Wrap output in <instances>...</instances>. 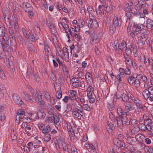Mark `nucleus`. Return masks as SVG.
Listing matches in <instances>:
<instances>
[{
	"instance_id": "nucleus-1",
	"label": "nucleus",
	"mask_w": 153,
	"mask_h": 153,
	"mask_svg": "<svg viewBox=\"0 0 153 153\" xmlns=\"http://www.w3.org/2000/svg\"><path fill=\"white\" fill-rule=\"evenodd\" d=\"M75 105V108H73L71 111L72 116L74 118H77L80 116H83L84 115L83 109L88 111L91 110L90 106L88 104H84L82 105L78 102Z\"/></svg>"
},
{
	"instance_id": "nucleus-2",
	"label": "nucleus",
	"mask_w": 153,
	"mask_h": 153,
	"mask_svg": "<svg viewBox=\"0 0 153 153\" xmlns=\"http://www.w3.org/2000/svg\"><path fill=\"white\" fill-rule=\"evenodd\" d=\"M0 45L3 51H10V46L8 42L9 37L8 34L6 33L3 27L0 25Z\"/></svg>"
},
{
	"instance_id": "nucleus-3",
	"label": "nucleus",
	"mask_w": 153,
	"mask_h": 153,
	"mask_svg": "<svg viewBox=\"0 0 153 153\" xmlns=\"http://www.w3.org/2000/svg\"><path fill=\"white\" fill-rule=\"evenodd\" d=\"M135 138L138 143L137 145L140 146V149H141L142 147H144L145 145L143 143V139L145 138L143 135L140 133L138 134L135 136Z\"/></svg>"
},
{
	"instance_id": "nucleus-4",
	"label": "nucleus",
	"mask_w": 153,
	"mask_h": 153,
	"mask_svg": "<svg viewBox=\"0 0 153 153\" xmlns=\"http://www.w3.org/2000/svg\"><path fill=\"white\" fill-rule=\"evenodd\" d=\"M144 63L147 70L151 68L153 65V60L148 56H144Z\"/></svg>"
},
{
	"instance_id": "nucleus-5",
	"label": "nucleus",
	"mask_w": 153,
	"mask_h": 153,
	"mask_svg": "<svg viewBox=\"0 0 153 153\" xmlns=\"http://www.w3.org/2000/svg\"><path fill=\"white\" fill-rule=\"evenodd\" d=\"M113 143L114 145L117 147L120 148L124 150L127 149V147L126 146L125 143L123 141H121L119 140L117 138L114 139Z\"/></svg>"
},
{
	"instance_id": "nucleus-6",
	"label": "nucleus",
	"mask_w": 153,
	"mask_h": 153,
	"mask_svg": "<svg viewBox=\"0 0 153 153\" xmlns=\"http://www.w3.org/2000/svg\"><path fill=\"white\" fill-rule=\"evenodd\" d=\"M25 112L22 109H20L18 111L17 115L16 117L15 122L18 124L20 121V120L22 119L23 117V115H25Z\"/></svg>"
},
{
	"instance_id": "nucleus-7",
	"label": "nucleus",
	"mask_w": 153,
	"mask_h": 153,
	"mask_svg": "<svg viewBox=\"0 0 153 153\" xmlns=\"http://www.w3.org/2000/svg\"><path fill=\"white\" fill-rule=\"evenodd\" d=\"M145 4L144 0H139L134 3V7L137 10H139L143 7Z\"/></svg>"
},
{
	"instance_id": "nucleus-8",
	"label": "nucleus",
	"mask_w": 153,
	"mask_h": 153,
	"mask_svg": "<svg viewBox=\"0 0 153 153\" xmlns=\"http://www.w3.org/2000/svg\"><path fill=\"white\" fill-rule=\"evenodd\" d=\"M12 98L14 102L16 104L21 105L24 104L21 99L17 94H13L12 95Z\"/></svg>"
},
{
	"instance_id": "nucleus-9",
	"label": "nucleus",
	"mask_w": 153,
	"mask_h": 153,
	"mask_svg": "<svg viewBox=\"0 0 153 153\" xmlns=\"http://www.w3.org/2000/svg\"><path fill=\"white\" fill-rule=\"evenodd\" d=\"M125 108L124 111L126 113L129 112V111L134 110L135 107L130 102H128L124 104Z\"/></svg>"
},
{
	"instance_id": "nucleus-10",
	"label": "nucleus",
	"mask_w": 153,
	"mask_h": 153,
	"mask_svg": "<svg viewBox=\"0 0 153 153\" xmlns=\"http://www.w3.org/2000/svg\"><path fill=\"white\" fill-rule=\"evenodd\" d=\"M131 99L134 104L136 107L141 104L142 102L137 97L134 96L131 94H129Z\"/></svg>"
},
{
	"instance_id": "nucleus-11",
	"label": "nucleus",
	"mask_w": 153,
	"mask_h": 153,
	"mask_svg": "<svg viewBox=\"0 0 153 153\" xmlns=\"http://www.w3.org/2000/svg\"><path fill=\"white\" fill-rule=\"evenodd\" d=\"M89 28L95 29L98 27V25L97 21L95 19L89 20L88 24Z\"/></svg>"
},
{
	"instance_id": "nucleus-12",
	"label": "nucleus",
	"mask_w": 153,
	"mask_h": 153,
	"mask_svg": "<svg viewBox=\"0 0 153 153\" xmlns=\"http://www.w3.org/2000/svg\"><path fill=\"white\" fill-rule=\"evenodd\" d=\"M125 59V62L126 66L128 67L131 66L132 65V60L130 56H127L126 55L123 56Z\"/></svg>"
},
{
	"instance_id": "nucleus-13",
	"label": "nucleus",
	"mask_w": 153,
	"mask_h": 153,
	"mask_svg": "<svg viewBox=\"0 0 153 153\" xmlns=\"http://www.w3.org/2000/svg\"><path fill=\"white\" fill-rule=\"evenodd\" d=\"M69 97H71V100H76L78 98L77 93L76 91L73 90H70L68 91Z\"/></svg>"
},
{
	"instance_id": "nucleus-14",
	"label": "nucleus",
	"mask_w": 153,
	"mask_h": 153,
	"mask_svg": "<svg viewBox=\"0 0 153 153\" xmlns=\"http://www.w3.org/2000/svg\"><path fill=\"white\" fill-rule=\"evenodd\" d=\"M22 96L24 100L30 102H33L32 99L33 97L25 92H23Z\"/></svg>"
},
{
	"instance_id": "nucleus-15",
	"label": "nucleus",
	"mask_w": 153,
	"mask_h": 153,
	"mask_svg": "<svg viewBox=\"0 0 153 153\" xmlns=\"http://www.w3.org/2000/svg\"><path fill=\"white\" fill-rule=\"evenodd\" d=\"M113 24L115 27H120L121 25V20L119 18L115 17L113 20Z\"/></svg>"
},
{
	"instance_id": "nucleus-16",
	"label": "nucleus",
	"mask_w": 153,
	"mask_h": 153,
	"mask_svg": "<svg viewBox=\"0 0 153 153\" xmlns=\"http://www.w3.org/2000/svg\"><path fill=\"white\" fill-rule=\"evenodd\" d=\"M102 3L103 4V5H100L99 6V11L100 10V11H101V9H103L104 8H105L109 14H110L112 13V11L110 7L106 5V3L105 4ZM100 13H102L101 11Z\"/></svg>"
},
{
	"instance_id": "nucleus-17",
	"label": "nucleus",
	"mask_w": 153,
	"mask_h": 153,
	"mask_svg": "<svg viewBox=\"0 0 153 153\" xmlns=\"http://www.w3.org/2000/svg\"><path fill=\"white\" fill-rule=\"evenodd\" d=\"M85 146L88 149L89 152L91 153H93V152H94L95 148L93 145L90 143H85Z\"/></svg>"
},
{
	"instance_id": "nucleus-18",
	"label": "nucleus",
	"mask_w": 153,
	"mask_h": 153,
	"mask_svg": "<svg viewBox=\"0 0 153 153\" xmlns=\"http://www.w3.org/2000/svg\"><path fill=\"white\" fill-rule=\"evenodd\" d=\"M139 128L143 131H146V130H149L150 128V126L149 125H145L143 123H140L138 124Z\"/></svg>"
},
{
	"instance_id": "nucleus-19",
	"label": "nucleus",
	"mask_w": 153,
	"mask_h": 153,
	"mask_svg": "<svg viewBox=\"0 0 153 153\" xmlns=\"http://www.w3.org/2000/svg\"><path fill=\"white\" fill-rule=\"evenodd\" d=\"M22 7L24 10L26 12L29 11V10H30L33 9V7L31 5L28 3H23L22 4Z\"/></svg>"
},
{
	"instance_id": "nucleus-20",
	"label": "nucleus",
	"mask_w": 153,
	"mask_h": 153,
	"mask_svg": "<svg viewBox=\"0 0 153 153\" xmlns=\"http://www.w3.org/2000/svg\"><path fill=\"white\" fill-rule=\"evenodd\" d=\"M94 33H92L91 34V38L90 42L91 43L92 45H94L98 42L99 40V39L96 37L94 36Z\"/></svg>"
},
{
	"instance_id": "nucleus-21",
	"label": "nucleus",
	"mask_w": 153,
	"mask_h": 153,
	"mask_svg": "<svg viewBox=\"0 0 153 153\" xmlns=\"http://www.w3.org/2000/svg\"><path fill=\"white\" fill-rule=\"evenodd\" d=\"M133 27L136 29V30H140L144 28L145 26L141 24H137L134 22L133 23Z\"/></svg>"
},
{
	"instance_id": "nucleus-22",
	"label": "nucleus",
	"mask_w": 153,
	"mask_h": 153,
	"mask_svg": "<svg viewBox=\"0 0 153 153\" xmlns=\"http://www.w3.org/2000/svg\"><path fill=\"white\" fill-rule=\"evenodd\" d=\"M46 114L44 111L42 109H39L37 111V116L39 118L43 119L45 117Z\"/></svg>"
},
{
	"instance_id": "nucleus-23",
	"label": "nucleus",
	"mask_w": 153,
	"mask_h": 153,
	"mask_svg": "<svg viewBox=\"0 0 153 153\" xmlns=\"http://www.w3.org/2000/svg\"><path fill=\"white\" fill-rule=\"evenodd\" d=\"M142 31V34L140 37L143 39L148 38L150 33L149 31L147 29H145Z\"/></svg>"
},
{
	"instance_id": "nucleus-24",
	"label": "nucleus",
	"mask_w": 153,
	"mask_h": 153,
	"mask_svg": "<svg viewBox=\"0 0 153 153\" xmlns=\"http://www.w3.org/2000/svg\"><path fill=\"white\" fill-rule=\"evenodd\" d=\"M129 94L131 93H129L127 95L126 94H123L122 95V99L123 101L125 102H128V101H129V100L131 99L130 97V95Z\"/></svg>"
},
{
	"instance_id": "nucleus-25",
	"label": "nucleus",
	"mask_w": 153,
	"mask_h": 153,
	"mask_svg": "<svg viewBox=\"0 0 153 153\" xmlns=\"http://www.w3.org/2000/svg\"><path fill=\"white\" fill-rule=\"evenodd\" d=\"M137 110H139L140 112H144L146 111L147 107L144 105L142 103L137 106Z\"/></svg>"
},
{
	"instance_id": "nucleus-26",
	"label": "nucleus",
	"mask_w": 153,
	"mask_h": 153,
	"mask_svg": "<svg viewBox=\"0 0 153 153\" xmlns=\"http://www.w3.org/2000/svg\"><path fill=\"white\" fill-rule=\"evenodd\" d=\"M146 27L149 29L152 28L153 27V20L149 19L146 20Z\"/></svg>"
},
{
	"instance_id": "nucleus-27",
	"label": "nucleus",
	"mask_w": 153,
	"mask_h": 153,
	"mask_svg": "<svg viewBox=\"0 0 153 153\" xmlns=\"http://www.w3.org/2000/svg\"><path fill=\"white\" fill-rule=\"evenodd\" d=\"M127 47V44L126 42L124 41H123L120 44V48L118 49V52L119 53H122V51L124 50L125 48Z\"/></svg>"
},
{
	"instance_id": "nucleus-28",
	"label": "nucleus",
	"mask_w": 153,
	"mask_h": 153,
	"mask_svg": "<svg viewBox=\"0 0 153 153\" xmlns=\"http://www.w3.org/2000/svg\"><path fill=\"white\" fill-rule=\"evenodd\" d=\"M142 94L143 97L145 99H147L149 98L150 100V95H149V93L148 89L144 90L142 92Z\"/></svg>"
},
{
	"instance_id": "nucleus-29",
	"label": "nucleus",
	"mask_w": 153,
	"mask_h": 153,
	"mask_svg": "<svg viewBox=\"0 0 153 153\" xmlns=\"http://www.w3.org/2000/svg\"><path fill=\"white\" fill-rule=\"evenodd\" d=\"M107 125L108 129H107V130L108 132H112L114 130V126L112 123V122H111L108 121L107 122Z\"/></svg>"
},
{
	"instance_id": "nucleus-30",
	"label": "nucleus",
	"mask_w": 153,
	"mask_h": 153,
	"mask_svg": "<svg viewBox=\"0 0 153 153\" xmlns=\"http://www.w3.org/2000/svg\"><path fill=\"white\" fill-rule=\"evenodd\" d=\"M148 90L149 93V95H150V101L151 102H153V86H149Z\"/></svg>"
},
{
	"instance_id": "nucleus-31",
	"label": "nucleus",
	"mask_w": 153,
	"mask_h": 153,
	"mask_svg": "<svg viewBox=\"0 0 153 153\" xmlns=\"http://www.w3.org/2000/svg\"><path fill=\"white\" fill-rule=\"evenodd\" d=\"M29 34L30 35H28L27 38H29L31 41L34 42L36 40L38 39L39 38L38 36H34L33 34L30 33Z\"/></svg>"
},
{
	"instance_id": "nucleus-32",
	"label": "nucleus",
	"mask_w": 153,
	"mask_h": 153,
	"mask_svg": "<svg viewBox=\"0 0 153 153\" xmlns=\"http://www.w3.org/2000/svg\"><path fill=\"white\" fill-rule=\"evenodd\" d=\"M134 137H127L126 140V143L130 145H132L134 143Z\"/></svg>"
},
{
	"instance_id": "nucleus-33",
	"label": "nucleus",
	"mask_w": 153,
	"mask_h": 153,
	"mask_svg": "<svg viewBox=\"0 0 153 153\" xmlns=\"http://www.w3.org/2000/svg\"><path fill=\"white\" fill-rule=\"evenodd\" d=\"M58 143L59 145L60 148H61L63 146L65 145V139L61 137H60L58 138Z\"/></svg>"
},
{
	"instance_id": "nucleus-34",
	"label": "nucleus",
	"mask_w": 153,
	"mask_h": 153,
	"mask_svg": "<svg viewBox=\"0 0 153 153\" xmlns=\"http://www.w3.org/2000/svg\"><path fill=\"white\" fill-rule=\"evenodd\" d=\"M11 136L13 140H16L17 139V135L16 132L14 130H12Z\"/></svg>"
},
{
	"instance_id": "nucleus-35",
	"label": "nucleus",
	"mask_w": 153,
	"mask_h": 153,
	"mask_svg": "<svg viewBox=\"0 0 153 153\" xmlns=\"http://www.w3.org/2000/svg\"><path fill=\"white\" fill-rule=\"evenodd\" d=\"M45 50V52L48 56L49 55H51V50L50 47L47 44H44Z\"/></svg>"
},
{
	"instance_id": "nucleus-36",
	"label": "nucleus",
	"mask_w": 153,
	"mask_h": 153,
	"mask_svg": "<svg viewBox=\"0 0 153 153\" xmlns=\"http://www.w3.org/2000/svg\"><path fill=\"white\" fill-rule=\"evenodd\" d=\"M93 88L91 85H89L88 88V91L87 92V96H90L92 95L93 93Z\"/></svg>"
},
{
	"instance_id": "nucleus-37",
	"label": "nucleus",
	"mask_w": 153,
	"mask_h": 153,
	"mask_svg": "<svg viewBox=\"0 0 153 153\" xmlns=\"http://www.w3.org/2000/svg\"><path fill=\"white\" fill-rule=\"evenodd\" d=\"M142 38L140 37L137 42V44L138 47L140 48H143L144 47V44Z\"/></svg>"
},
{
	"instance_id": "nucleus-38",
	"label": "nucleus",
	"mask_w": 153,
	"mask_h": 153,
	"mask_svg": "<svg viewBox=\"0 0 153 153\" xmlns=\"http://www.w3.org/2000/svg\"><path fill=\"white\" fill-rule=\"evenodd\" d=\"M54 87L55 90L56 91V97L58 99H60L62 97L61 92L59 90V91H56V86L55 85H54Z\"/></svg>"
},
{
	"instance_id": "nucleus-39",
	"label": "nucleus",
	"mask_w": 153,
	"mask_h": 153,
	"mask_svg": "<svg viewBox=\"0 0 153 153\" xmlns=\"http://www.w3.org/2000/svg\"><path fill=\"white\" fill-rule=\"evenodd\" d=\"M117 112L120 117L122 118L124 114L123 111L121 107H118L117 108Z\"/></svg>"
},
{
	"instance_id": "nucleus-40",
	"label": "nucleus",
	"mask_w": 153,
	"mask_h": 153,
	"mask_svg": "<svg viewBox=\"0 0 153 153\" xmlns=\"http://www.w3.org/2000/svg\"><path fill=\"white\" fill-rule=\"evenodd\" d=\"M53 123L54 122V123H57L59 120V116L56 114H53Z\"/></svg>"
},
{
	"instance_id": "nucleus-41",
	"label": "nucleus",
	"mask_w": 153,
	"mask_h": 153,
	"mask_svg": "<svg viewBox=\"0 0 153 153\" xmlns=\"http://www.w3.org/2000/svg\"><path fill=\"white\" fill-rule=\"evenodd\" d=\"M135 79V78L134 76H130L128 78V80L130 85H132L133 84Z\"/></svg>"
},
{
	"instance_id": "nucleus-42",
	"label": "nucleus",
	"mask_w": 153,
	"mask_h": 153,
	"mask_svg": "<svg viewBox=\"0 0 153 153\" xmlns=\"http://www.w3.org/2000/svg\"><path fill=\"white\" fill-rule=\"evenodd\" d=\"M69 134L71 140L73 142H75L76 141V138L75 137L74 133L70 131L69 132Z\"/></svg>"
},
{
	"instance_id": "nucleus-43",
	"label": "nucleus",
	"mask_w": 153,
	"mask_h": 153,
	"mask_svg": "<svg viewBox=\"0 0 153 153\" xmlns=\"http://www.w3.org/2000/svg\"><path fill=\"white\" fill-rule=\"evenodd\" d=\"M51 130V129L50 126L47 125L43 129L42 132L44 134H45L49 132Z\"/></svg>"
},
{
	"instance_id": "nucleus-44",
	"label": "nucleus",
	"mask_w": 153,
	"mask_h": 153,
	"mask_svg": "<svg viewBox=\"0 0 153 153\" xmlns=\"http://www.w3.org/2000/svg\"><path fill=\"white\" fill-rule=\"evenodd\" d=\"M125 53L123 54V56L127 55V56H130L132 53L131 50L130 48L126 47L125 49Z\"/></svg>"
},
{
	"instance_id": "nucleus-45",
	"label": "nucleus",
	"mask_w": 153,
	"mask_h": 153,
	"mask_svg": "<svg viewBox=\"0 0 153 153\" xmlns=\"http://www.w3.org/2000/svg\"><path fill=\"white\" fill-rule=\"evenodd\" d=\"M73 37L77 41H79L82 39V36L79 34L75 33L73 35Z\"/></svg>"
},
{
	"instance_id": "nucleus-46",
	"label": "nucleus",
	"mask_w": 153,
	"mask_h": 153,
	"mask_svg": "<svg viewBox=\"0 0 153 153\" xmlns=\"http://www.w3.org/2000/svg\"><path fill=\"white\" fill-rule=\"evenodd\" d=\"M12 25H13L14 28L15 30L16 31L19 29V28L17 20L13 21Z\"/></svg>"
},
{
	"instance_id": "nucleus-47",
	"label": "nucleus",
	"mask_w": 153,
	"mask_h": 153,
	"mask_svg": "<svg viewBox=\"0 0 153 153\" xmlns=\"http://www.w3.org/2000/svg\"><path fill=\"white\" fill-rule=\"evenodd\" d=\"M117 124H118V127L121 128L123 127V120L117 118Z\"/></svg>"
},
{
	"instance_id": "nucleus-48",
	"label": "nucleus",
	"mask_w": 153,
	"mask_h": 153,
	"mask_svg": "<svg viewBox=\"0 0 153 153\" xmlns=\"http://www.w3.org/2000/svg\"><path fill=\"white\" fill-rule=\"evenodd\" d=\"M131 48H132V51L134 53V55L135 57L137 56V48L135 46H131Z\"/></svg>"
},
{
	"instance_id": "nucleus-49",
	"label": "nucleus",
	"mask_w": 153,
	"mask_h": 153,
	"mask_svg": "<svg viewBox=\"0 0 153 153\" xmlns=\"http://www.w3.org/2000/svg\"><path fill=\"white\" fill-rule=\"evenodd\" d=\"M62 69L64 72V74L68 76V71L67 67L65 65H62Z\"/></svg>"
},
{
	"instance_id": "nucleus-50",
	"label": "nucleus",
	"mask_w": 153,
	"mask_h": 153,
	"mask_svg": "<svg viewBox=\"0 0 153 153\" xmlns=\"http://www.w3.org/2000/svg\"><path fill=\"white\" fill-rule=\"evenodd\" d=\"M44 139L45 141L47 142H49L51 139V135L49 134H45L44 136Z\"/></svg>"
},
{
	"instance_id": "nucleus-51",
	"label": "nucleus",
	"mask_w": 153,
	"mask_h": 153,
	"mask_svg": "<svg viewBox=\"0 0 153 153\" xmlns=\"http://www.w3.org/2000/svg\"><path fill=\"white\" fill-rule=\"evenodd\" d=\"M134 86L136 88H138L140 85V83L139 79H136L134 83Z\"/></svg>"
},
{
	"instance_id": "nucleus-52",
	"label": "nucleus",
	"mask_w": 153,
	"mask_h": 153,
	"mask_svg": "<svg viewBox=\"0 0 153 153\" xmlns=\"http://www.w3.org/2000/svg\"><path fill=\"white\" fill-rule=\"evenodd\" d=\"M109 2V4L111 7L112 9L115 8V6L116 4L115 0H107Z\"/></svg>"
},
{
	"instance_id": "nucleus-53",
	"label": "nucleus",
	"mask_w": 153,
	"mask_h": 153,
	"mask_svg": "<svg viewBox=\"0 0 153 153\" xmlns=\"http://www.w3.org/2000/svg\"><path fill=\"white\" fill-rule=\"evenodd\" d=\"M38 101V103L39 105L41 107H43L44 106L45 102L42 100V98H39Z\"/></svg>"
},
{
	"instance_id": "nucleus-54",
	"label": "nucleus",
	"mask_w": 153,
	"mask_h": 153,
	"mask_svg": "<svg viewBox=\"0 0 153 153\" xmlns=\"http://www.w3.org/2000/svg\"><path fill=\"white\" fill-rule=\"evenodd\" d=\"M131 124L134 126H137L140 123L139 121L134 119H131Z\"/></svg>"
},
{
	"instance_id": "nucleus-55",
	"label": "nucleus",
	"mask_w": 153,
	"mask_h": 153,
	"mask_svg": "<svg viewBox=\"0 0 153 153\" xmlns=\"http://www.w3.org/2000/svg\"><path fill=\"white\" fill-rule=\"evenodd\" d=\"M92 75L89 72H88L86 73L85 75V78L87 81L90 80L92 79Z\"/></svg>"
},
{
	"instance_id": "nucleus-56",
	"label": "nucleus",
	"mask_w": 153,
	"mask_h": 153,
	"mask_svg": "<svg viewBox=\"0 0 153 153\" xmlns=\"http://www.w3.org/2000/svg\"><path fill=\"white\" fill-rule=\"evenodd\" d=\"M88 97L89 98V102L90 103H93L95 102V98L93 97V95L88 96Z\"/></svg>"
},
{
	"instance_id": "nucleus-57",
	"label": "nucleus",
	"mask_w": 153,
	"mask_h": 153,
	"mask_svg": "<svg viewBox=\"0 0 153 153\" xmlns=\"http://www.w3.org/2000/svg\"><path fill=\"white\" fill-rule=\"evenodd\" d=\"M22 31L26 38H27L29 34H28V31L24 27L22 28Z\"/></svg>"
},
{
	"instance_id": "nucleus-58",
	"label": "nucleus",
	"mask_w": 153,
	"mask_h": 153,
	"mask_svg": "<svg viewBox=\"0 0 153 153\" xmlns=\"http://www.w3.org/2000/svg\"><path fill=\"white\" fill-rule=\"evenodd\" d=\"M112 123L114 126V128L115 129V128H117L118 127V124H117V118H114V121L112 120Z\"/></svg>"
},
{
	"instance_id": "nucleus-59",
	"label": "nucleus",
	"mask_w": 153,
	"mask_h": 153,
	"mask_svg": "<svg viewBox=\"0 0 153 153\" xmlns=\"http://www.w3.org/2000/svg\"><path fill=\"white\" fill-rule=\"evenodd\" d=\"M53 116H51V117H46V118L45 121L48 123H53Z\"/></svg>"
},
{
	"instance_id": "nucleus-60",
	"label": "nucleus",
	"mask_w": 153,
	"mask_h": 153,
	"mask_svg": "<svg viewBox=\"0 0 153 153\" xmlns=\"http://www.w3.org/2000/svg\"><path fill=\"white\" fill-rule=\"evenodd\" d=\"M9 34L10 36L13 39V38L14 37V35L13 33V29L10 27L9 29Z\"/></svg>"
},
{
	"instance_id": "nucleus-61",
	"label": "nucleus",
	"mask_w": 153,
	"mask_h": 153,
	"mask_svg": "<svg viewBox=\"0 0 153 153\" xmlns=\"http://www.w3.org/2000/svg\"><path fill=\"white\" fill-rule=\"evenodd\" d=\"M0 77L4 80H5L6 79V76H5L3 70L0 71Z\"/></svg>"
},
{
	"instance_id": "nucleus-62",
	"label": "nucleus",
	"mask_w": 153,
	"mask_h": 153,
	"mask_svg": "<svg viewBox=\"0 0 153 153\" xmlns=\"http://www.w3.org/2000/svg\"><path fill=\"white\" fill-rule=\"evenodd\" d=\"M44 96L47 99V100H49L50 99L51 97L48 92L47 91H45L44 92Z\"/></svg>"
},
{
	"instance_id": "nucleus-63",
	"label": "nucleus",
	"mask_w": 153,
	"mask_h": 153,
	"mask_svg": "<svg viewBox=\"0 0 153 153\" xmlns=\"http://www.w3.org/2000/svg\"><path fill=\"white\" fill-rule=\"evenodd\" d=\"M119 71L120 72V73L119 74L120 75V76L122 75V76H124V69L123 68H120L119 69Z\"/></svg>"
},
{
	"instance_id": "nucleus-64",
	"label": "nucleus",
	"mask_w": 153,
	"mask_h": 153,
	"mask_svg": "<svg viewBox=\"0 0 153 153\" xmlns=\"http://www.w3.org/2000/svg\"><path fill=\"white\" fill-rule=\"evenodd\" d=\"M62 58H66L69 57V53L68 52H63L61 56Z\"/></svg>"
}]
</instances>
